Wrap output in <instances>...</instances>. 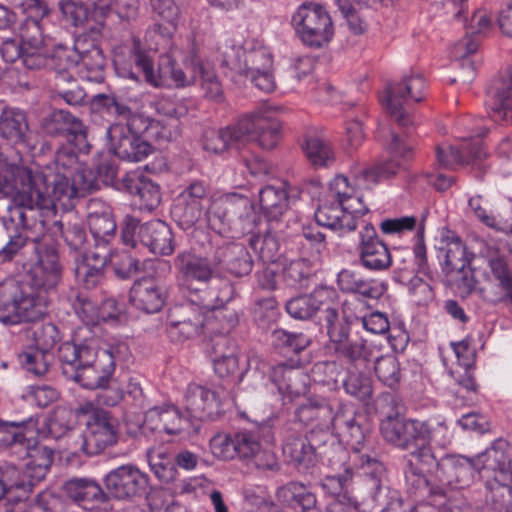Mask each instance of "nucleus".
<instances>
[{
	"mask_svg": "<svg viewBox=\"0 0 512 512\" xmlns=\"http://www.w3.org/2000/svg\"><path fill=\"white\" fill-rule=\"evenodd\" d=\"M302 148L308 161L315 168L328 167L334 161V152L330 144L319 137L307 138Z\"/></svg>",
	"mask_w": 512,
	"mask_h": 512,
	"instance_id": "52",
	"label": "nucleus"
},
{
	"mask_svg": "<svg viewBox=\"0 0 512 512\" xmlns=\"http://www.w3.org/2000/svg\"><path fill=\"white\" fill-rule=\"evenodd\" d=\"M63 490L67 496L85 509L107 500V495L101 486L91 478L74 477L64 482Z\"/></svg>",
	"mask_w": 512,
	"mask_h": 512,
	"instance_id": "37",
	"label": "nucleus"
},
{
	"mask_svg": "<svg viewBox=\"0 0 512 512\" xmlns=\"http://www.w3.org/2000/svg\"><path fill=\"white\" fill-rule=\"evenodd\" d=\"M207 221L217 236L239 238L253 234L260 217L249 197L239 193H226L212 202L207 211Z\"/></svg>",
	"mask_w": 512,
	"mask_h": 512,
	"instance_id": "5",
	"label": "nucleus"
},
{
	"mask_svg": "<svg viewBox=\"0 0 512 512\" xmlns=\"http://www.w3.org/2000/svg\"><path fill=\"white\" fill-rule=\"evenodd\" d=\"M422 420L410 419L398 412L389 413L380 422L383 439L392 446L409 450L421 441Z\"/></svg>",
	"mask_w": 512,
	"mask_h": 512,
	"instance_id": "21",
	"label": "nucleus"
},
{
	"mask_svg": "<svg viewBox=\"0 0 512 512\" xmlns=\"http://www.w3.org/2000/svg\"><path fill=\"white\" fill-rule=\"evenodd\" d=\"M486 502L496 512H512V481H484Z\"/></svg>",
	"mask_w": 512,
	"mask_h": 512,
	"instance_id": "49",
	"label": "nucleus"
},
{
	"mask_svg": "<svg viewBox=\"0 0 512 512\" xmlns=\"http://www.w3.org/2000/svg\"><path fill=\"white\" fill-rule=\"evenodd\" d=\"M209 194V185L203 180L189 182L180 192L172 208V214L182 226L192 227L202 215V202Z\"/></svg>",
	"mask_w": 512,
	"mask_h": 512,
	"instance_id": "24",
	"label": "nucleus"
},
{
	"mask_svg": "<svg viewBox=\"0 0 512 512\" xmlns=\"http://www.w3.org/2000/svg\"><path fill=\"white\" fill-rule=\"evenodd\" d=\"M361 199L354 196L348 179L339 175L329 184L326 200L315 212L318 225L332 230L353 231L357 223L354 214H365L367 209H360Z\"/></svg>",
	"mask_w": 512,
	"mask_h": 512,
	"instance_id": "6",
	"label": "nucleus"
},
{
	"mask_svg": "<svg viewBox=\"0 0 512 512\" xmlns=\"http://www.w3.org/2000/svg\"><path fill=\"white\" fill-rule=\"evenodd\" d=\"M310 343L309 338L303 333H291L284 329H276L271 334V344L276 349L299 352Z\"/></svg>",
	"mask_w": 512,
	"mask_h": 512,
	"instance_id": "62",
	"label": "nucleus"
},
{
	"mask_svg": "<svg viewBox=\"0 0 512 512\" xmlns=\"http://www.w3.org/2000/svg\"><path fill=\"white\" fill-rule=\"evenodd\" d=\"M144 426L151 431H163L169 435H177L189 426V422L182 417L177 407L165 404L146 411Z\"/></svg>",
	"mask_w": 512,
	"mask_h": 512,
	"instance_id": "32",
	"label": "nucleus"
},
{
	"mask_svg": "<svg viewBox=\"0 0 512 512\" xmlns=\"http://www.w3.org/2000/svg\"><path fill=\"white\" fill-rule=\"evenodd\" d=\"M35 239L37 261L26 273V283L31 290L52 300L62 280L63 266L57 249L51 243Z\"/></svg>",
	"mask_w": 512,
	"mask_h": 512,
	"instance_id": "8",
	"label": "nucleus"
},
{
	"mask_svg": "<svg viewBox=\"0 0 512 512\" xmlns=\"http://www.w3.org/2000/svg\"><path fill=\"white\" fill-rule=\"evenodd\" d=\"M42 129L48 136L66 139L82 153H88L90 150L87 126L67 110L57 109L50 113L43 119Z\"/></svg>",
	"mask_w": 512,
	"mask_h": 512,
	"instance_id": "17",
	"label": "nucleus"
},
{
	"mask_svg": "<svg viewBox=\"0 0 512 512\" xmlns=\"http://www.w3.org/2000/svg\"><path fill=\"white\" fill-rule=\"evenodd\" d=\"M123 124L115 123L110 125L107 136L111 148L116 156L129 162H140L152 152V145L146 138H139L125 133Z\"/></svg>",
	"mask_w": 512,
	"mask_h": 512,
	"instance_id": "27",
	"label": "nucleus"
},
{
	"mask_svg": "<svg viewBox=\"0 0 512 512\" xmlns=\"http://www.w3.org/2000/svg\"><path fill=\"white\" fill-rule=\"evenodd\" d=\"M374 371L384 385L394 388L400 381V365L394 355L375 357Z\"/></svg>",
	"mask_w": 512,
	"mask_h": 512,
	"instance_id": "57",
	"label": "nucleus"
},
{
	"mask_svg": "<svg viewBox=\"0 0 512 512\" xmlns=\"http://www.w3.org/2000/svg\"><path fill=\"white\" fill-rule=\"evenodd\" d=\"M114 350L113 347L98 349L97 341L91 351L84 352L81 365L69 380L86 389L105 388L115 371Z\"/></svg>",
	"mask_w": 512,
	"mask_h": 512,
	"instance_id": "15",
	"label": "nucleus"
},
{
	"mask_svg": "<svg viewBox=\"0 0 512 512\" xmlns=\"http://www.w3.org/2000/svg\"><path fill=\"white\" fill-rule=\"evenodd\" d=\"M72 308L78 318L85 324V328L89 330V326H96L101 321H107L108 318H112L115 314H105L106 308L115 307L116 301L113 299L105 300L102 306L94 301L87 294L82 292H76L72 297Z\"/></svg>",
	"mask_w": 512,
	"mask_h": 512,
	"instance_id": "40",
	"label": "nucleus"
},
{
	"mask_svg": "<svg viewBox=\"0 0 512 512\" xmlns=\"http://www.w3.org/2000/svg\"><path fill=\"white\" fill-rule=\"evenodd\" d=\"M224 64L242 75L272 69L273 59L269 49L258 39H251L243 47L229 48L223 52Z\"/></svg>",
	"mask_w": 512,
	"mask_h": 512,
	"instance_id": "16",
	"label": "nucleus"
},
{
	"mask_svg": "<svg viewBox=\"0 0 512 512\" xmlns=\"http://www.w3.org/2000/svg\"><path fill=\"white\" fill-rule=\"evenodd\" d=\"M139 242L156 255H170L175 247L170 227L162 220H152L141 225Z\"/></svg>",
	"mask_w": 512,
	"mask_h": 512,
	"instance_id": "33",
	"label": "nucleus"
},
{
	"mask_svg": "<svg viewBox=\"0 0 512 512\" xmlns=\"http://www.w3.org/2000/svg\"><path fill=\"white\" fill-rule=\"evenodd\" d=\"M283 454L297 467L307 469L316 464V456L313 454L305 435L294 433L287 436L283 444Z\"/></svg>",
	"mask_w": 512,
	"mask_h": 512,
	"instance_id": "44",
	"label": "nucleus"
},
{
	"mask_svg": "<svg viewBox=\"0 0 512 512\" xmlns=\"http://www.w3.org/2000/svg\"><path fill=\"white\" fill-rule=\"evenodd\" d=\"M206 321L207 334L227 335L238 324V314L228 306L214 307L206 311Z\"/></svg>",
	"mask_w": 512,
	"mask_h": 512,
	"instance_id": "48",
	"label": "nucleus"
},
{
	"mask_svg": "<svg viewBox=\"0 0 512 512\" xmlns=\"http://www.w3.org/2000/svg\"><path fill=\"white\" fill-rule=\"evenodd\" d=\"M487 153L479 139H472L461 144L460 148L443 144L436 147V160L440 167L452 169L455 165L477 166L486 158Z\"/></svg>",
	"mask_w": 512,
	"mask_h": 512,
	"instance_id": "28",
	"label": "nucleus"
},
{
	"mask_svg": "<svg viewBox=\"0 0 512 512\" xmlns=\"http://www.w3.org/2000/svg\"><path fill=\"white\" fill-rule=\"evenodd\" d=\"M403 166V163L390 159L373 164L370 167L363 168L357 175L359 184L368 188L383 179H388L394 176L397 171Z\"/></svg>",
	"mask_w": 512,
	"mask_h": 512,
	"instance_id": "51",
	"label": "nucleus"
},
{
	"mask_svg": "<svg viewBox=\"0 0 512 512\" xmlns=\"http://www.w3.org/2000/svg\"><path fill=\"white\" fill-rule=\"evenodd\" d=\"M53 450L40 444L36 439L29 438L23 446L22 454H17V458L26 460L25 466L28 473H32V481L40 483L47 475L53 462Z\"/></svg>",
	"mask_w": 512,
	"mask_h": 512,
	"instance_id": "34",
	"label": "nucleus"
},
{
	"mask_svg": "<svg viewBox=\"0 0 512 512\" xmlns=\"http://www.w3.org/2000/svg\"><path fill=\"white\" fill-rule=\"evenodd\" d=\"M87 221L96 240L108 242L116 232V222L111 208L99 199H90L87 204Z\"/></svg>",
	"mask_w": 512,
	"mask_h": 512,
	"instance_id": "39",
	"label": "nucleus"
},
{
	"mask_svg": "<svg viewBox=\"0 0 512 512\" xmlns=\"http://www.w3.org/2000/svg\"><path fill=\"white\" fill-rule=\"evenodd\" d=\"M352 323L342 316L327 332L331 343L334 344L335 352L355 368H365L368 363L374 359L372 347L366 340L359 339L351 341L349 339L352 329Z\"/></svg>",
	"mask_w": 512,
	"mask_h": 512,
	"instance_id": "18",
	"label": "nucleus"
},
{
	"mask_svg": "<svg viewBox=\"0 0 512 512\" xmlns=\"http://www.w3.org/2000/svg\"><path fill=\"white\" fill-rule=\"evenodd\" d=\"M122 182L127 192L139 198V208L141 210L152 211L160 204V187L146 176L129 173L123 178Z\"/></svg>",
	"mask_w": 512,
	"mask_h": 512,
	"instance_id": "38",
	"label": "nucleus"
},
{
	"mask_svg": "<svg viewBox=\"0 0 512 512\" xmlns=\"http://www.w3.org/2000/svg\"><path fill=\"white\" fill-rule=\"evenodd\" d=\"M295 418L315 428H332L355 454L360 451L370 433L367 417L352 404L324 397L309 398L295 410Z\"/></svg>",
	"mask_w": 512,
	"mask_h": 512,
	"instance_id": "3",
	"label": "nucleus"
},
{
	"mask_svg": "<svg viewBox=\"0 0 512 512\" xmlns=\"http://www.w3.org/2000/svg\"><path fill=\"white\" fill-rule=\"evenodd\" d=\"M249 243L255 251L259 252L263 261H275L279 250V242L270 230H267L264 235H256L254 232L249 239Z\"/></svg>",
	"mask_w": 512,
	"mask_h": 512,
	"instance_id": "64",
	"label": "nucleus"
},
{
	"mask_svg": "<svg viewBox=\"0 0 512 512\" xmlns=\"http://www.w3.org/2000/svg\"><path fill=\"white\" fill-rule=\"evenodd\" d=\"M108 493L120 500L133 499L146 493L148 477L134 465H121L104 479Z\"/></svg>",
	"mask_w": 512,
	"mask_h": 512,
	"instance_id": "22",
	"label": "nucleus"
},
{
	"mask_svg": "<svg viewBox=\"0 0 512 512\" xmlns=\"http://www.w3.org/2000/svg\"><path fill=\"white\" fill-rule=\"evenodd\" d=\"M27 115L18 108H4L0 114V136L14 144L30 146Z\"/></svg>",
	"mask_w": 512,
	"mask_h": 512,
	"instance_id": "36",
	"label": "nucleus"
},
{
	"mask_svg": "<svg viewBox=\"0 0 512 512\" xmlns=\"http://www.w3.org/2000/svg\"><path fill=\"white\" fill-rule=\"evenodd\" d=\"M30 475L32 473H28L25 465L23 469H19L13 464H4L0 467V482L5 488L6 494L17 491L19 492L16 496L18 500L26 498L33 488L39 484L36 481H32Z\"/></svg>",
	"mask_w": 512,
	"mask_h": 512,
	"instance_id": "42",
	"label": "nucleus"
},
{
	"mask_svg": "<svg viewBox=\"0 0 512 512\" xmlns=\"http://www.w3.org/2000/svg\"><path fill=\"white\" fill-rule=\"evenodd\" d=\"M291 25L300 41L310 48L328 44L334 27L329 13L319 4L305 2L294 12Z\"/></svg>",
	"mask_w": 512,
	"mask_h": 512,
	"instance_id": "7",
	"label": "nucleus"
},
{
	"mask_svg": "<svg viewBox=\"0 0 512 512\" xmlns=\"http://www.w3.org/2000/svg\"><path fill=\"white\" fill-rule=\"evenodd\" d=\"M440 251L443 253L444 270L446 273L459 272L469 267L471 259L467 255L466 246L459 238L447 243Z\"/></svg>",
	"mask_w": 512,
	"mask_h": 512,
	"instance_id": "53",
	"label": "nucleus"
},
{
	"mask_svg": "<svg viewBox=\"0 0 512 512\" xmlns=\"http://www.w3.org/2000/svg\"><path fill=\"white\" fill-rule=\"evenodd\" d=\"M47 231L53 235H60L72 251H81L85 247L87 233L79 221L59 220L54 221L51 226L47 223Z\"/></svg>",
	"mask_w": 512,
	"mask_h": 512,
	"instance_id": "45",
	"label": "nucleus"
},
{
	"mask_svg": "<svg viewBox=\"0 0 512 512\" xmlns=\"http://www.w3.org/2000/svg\"><path fill=\"white\" fill-rule=\"evenodd\" d=\"M53 360V354L38 348L29 349L19 354L21 366L35 376L45 375Z\"/></svg>",
	"mask_w": 512,
	"mask_h": 512,
	"instance_id": "56",
	"label": "nucleus"
},
{
	"mask_svg": "<svg viewBox=\"0 0 512 512\" xmlns=\"http://www.w3.org/2000/svg\"><path fill=\"white\" fill-rule=\"evenodd\" d=\"M44 17L35 18L33 15H27L25 20L20 24L19 33L21 43L24 47L36 49L44 44L43 29L41 21Z\"/></svg>",
	"mask_w": 512,
	"mask_h": 512,
	"instance_id": "60",
	"label": "nucleus"
},
{
	"mask_svg": "<svg viewBox=\"0 0 512 512\" xmlns=\"http://www.w3.org/2000/svg\"><path fill=\"white\" fill-rule=\"evenodd\" d=\"M3 197L10 198V203L6 208V214L2 216L1 223L7 230H13L9 236L8 242L0 250V263L12 261L28 244L33 245V252L35 253V239H39L41 243H49L47 241V219H43V230L37 228H26L24 225H19L16 222H8L6 219L9 217V209L14 206V195H2Z\"/></svg>",
	"mask_w": 512,
	"mask_h": 512,
	"instance_id": "19",
	"label": "nucleus"
},
{
	"mask_svg": "<svg viewBox=\"0 0 512 512\" xmlns=\"http://www.w3.org/2000/svg\"><path fill=\"white\" fill-rule=\"evenodd\" d=\"M316 264L310 262L306 257L292 260L283 269V279L287 286L292 288H304L312 275V267Z\"/></svg>",
	"mask_w": 512,
	"mask_h": 512,
	"instance_id": "54",
	"label": "nucleus"
},
{
	"mask_svg": "<svg viewBox=\"0 0 512 512\" xmlns=\"http://www.w3.org/2000/svg\"><path fill=\"white\" fill-rule=\"evenodd\" d=\"M261 210L268 221H278L288 209V193L283 185H267L259 191Z\"/></svg>",
	"mask_w": 512,
	"mask_h": 512,
	"instance_id": "43",
	"label": "nucleus"
},
{
	"mask_svg": "<svg viewBox=\"0 0 512 512\" xmlns=\"http://www.w3.org/2000/svg\"><path fill=\"white\" fill-rule=\"evenodd\" d=\"M58 6L64 19L73 26L95 25V19L81 0H58Z\"/></svg>",
	"mask_w": 512,
	"mask_h": 512,
	"instance_id": "55",
	"label": "nucleus"
},
{
	"mask_svg": "<svg viewBox=\"0 0 512 512\" xmlns=\"http://www.w3.org/2000/svg\"><path fill=\"white\" fill-rule=\"evenodd\" d=\"M24 422L0 420V448H9L15 456L22 454L23 446L29 439L24 433Z\"/></svg>",
	"mask_w": 512,
	"mask_h": 512,
	"instance_id": "50",
	"label": "nucleus"
},
{
	"mask_svg": "<svg viewBox=\"0 0 512 512\" xmlns=\"http://www.w3.org/2000/svg\"><path fill=\"white\" fill-rule=\"evenodd\" d=\"M206 310L194 301L174 305L167 316V334L172 342L184 343L207 334Z\"/></svg>",
	"mask_w": 512,
	"mask_h": 512,
	"instance_id": "13",
	"label": "nucleus"
},
{
	"mask_svg": "<svg viewBox=\"0 0 512 512\" xmlns=\"http://www.w3.org/2000/svg\"><path fill=\"white\" fill-rule=\"evenodd\" d=\"M91 107L95 111L107 112L111 116L126 120L133 112L121 99L114 95L97 94L91 100Z\"/></svg>",
	"mask_w": 512,
	"mask_h": 512,
	"instance_id": "59",
	"label": "nucleus"
},
{
	"mask_svg": "<svg viewBox=\"0 0 512 512\" xmlns=\"http://www.w3.org/2000/svg\"><path fill=\"white\" fill-rule=\"evenodd\" d=\"M129 53L131 61L142 71L145 81L154 87L175 86L181 88L200 79L207 97L217 100L222 95L221 84L216 75L204 66L193 46H190L187 53L182 57L185 71L177 66L172 54L160 56L155 70L153 64L154 53L146 50L138 38L132 39Z\"/></svg>",
	"mask_w": 512,
	"mask_h": 512,
	"instance_id": "2",
	"label": "nucleus"
},
{
	"mask_svg": "<svg viewBox=\"0 0 512 512\" xmlns=\"http://www.w3.org/2000/svg\"><path fill=\"white\" fill-rule=\"evenodd\" d=\"M421 441L430 444L433 442L440 447L446 448L452 442V432L445 422L422 421Z\"/></svg>",
	"mask_w": 512,
	"mask_h": 512,
	"instance_id": "63",
	"label": "nucleus"
},
{
	"mask_svg": "<svg viewBox=\"0 0 512 512\" xmlns=\"http://www.w3.org/2000/svg\"><path fill=\"white\" fill-rule=\"evenodd\" d=\"M302 236L305 240L302 249L309 254L306 259L316 265L321 263L322 253L326 250L325 235L318 227L308 226L303 228Z\"/></svg>",
	"mask_w": 512,
	"mask_h": 512,
	"instance_id": "58",
	"label": "nucleus"
},
{
	"mask_svg": "<svg viewBox=\"0 0 512 512\" xmlns=\"http://www.w3.org/2000/svg\"><path fill=\"white\" fill-rule=\"evenodd\" d=\"M174 267L179 279L186 284L193 282L207 284L217 275L213 250L206 251V255L184 250L174 258Z\"/></svg>",
	"mask_w": 512,
	"mask_h": 512,
	"instance_id": "23",
	"label": "nucleus"
},
{
	"mask_svg": "<svg viewBox=\"0 0 512 512\" xmlns=\"http://www.w3.org/2000/svg\"><path fill=\"white\" fill-rule=\"evenodd\" d=\"M407 454L405 459V484L407 492L416 500L425 501L427 494L441 493L440 488H429L430 479L427 478L425 472H430L433 468L437 469L439 460L431 445L425 441H420L417 446Z\"/></svg>",
	"mask_w": 512,
	"mask_h": 512,
	"instance_id": "9",
	"label": "nucleus"
},
{
	"mask_svg": "<svg viewBox=\"0 0 512 512\" xmlns=\"http://www.w3.org/2000/svg\"><path fill=\"white\" fill-rule=\"evenodd\" d=\"M341 439L331 442L323 451L320 452L318 460L326 461L331 466H343L344 474L328 476L323 483V487H331L335 490H342L347 482L352 478V469L345 466L348 453L341 445Z\"/></svg>",
	"mask_w": 512,
	"mask_h": 512,
	"instance_id": "41",
	"label": "nucleus"
},
{
	"mask_svg": "<svg viewBox=\"0 0 512 512\" xmlns=\"http://www.w3.org/2000/svg\"><path fill=\"white\" fill-rule=\"evenodd\" d=\"M425 89V79L421 75L406 76L402 82L387 87L381 102L398 125L410 131L413 120L404 105H407L409 100L415 103L422 101Z\"/></svg>",
	"mask_w": 512,
	"mask_h": 512,
	"instance_id": "12",
	"label": "nucleus"
},
{
	"mask_svg": "<svg viewBox=\"0 0 512 512\" xmlns=\"http://www.w3.org/2000/svg\"><path fill=\"white\" fill-rule=\"evenodd\" d=\"M488 106L494 121H512V68L494 79L487 89Z\"/></svg>",
	"mask_w": 512,
	"mask_h": 512,
	"instance_id": "30",
	"label": "nucleus"
},
{
	"mask_svg": "<svg viewBox=\"0 0 512 512\" xmlns=\"http://www.w3.org/2000/svg\"><path fill=\"white\" fill-rule=\"evenodd\" d=\"M345 392L358 400L364 401L372 395V382L370 377L361 371H349L343 380Z\"/></svg>",
	"mask_w": 512,
	"mask_h": 512,
	"instance_id": "61",
	"label": "nucleus"
},
{
	"mask_svg": "<svg viewBox=\"0 0 512 512\" xmlns=\"http://www.w3.org/2000/svg\"><path fill=\"white\" fill-rule=\"evenodd\" d=\"M91 331L87 328H78L72 342H64L58 349V358L61 362L62 373L69 380L82 363L84 352L88 353L94 348L98 341L93 336H89Z\"/></svg>",
	"mask_w": 512,
	"mask_h": 512,
	"instance_id": "29",
	"label": "nucleus"
},
{
	"mask_svg": "<svg viewBox=\"0 0 512 512\" xmlns=\"http://www.w3.org/2000/svg\"><path fill=\"white\" fill-rule=\"evenodd\" d=\"M72 173L52 167L23 165L0 153V195H14L8 222L43 230V219L55 215L56 202L65 209L78 198Z\"/></svg>",
	"mask_w": 512,
	"mask_h": 512,
	"instance_id": "1",
	"label": "nucleus"
},
{
	"mask_svg": "<svg viewBox=\"0 0 512 512\" xmlns=\"http://www.w3.org/2000/svg\"><path fill=\"white\" fill-rule=\"evenodd\" d=\"M117 439L118 420L110 412L96 409L84 440L87 453L97 454L115 444Z\"/></svg>",
	"mask_w": 512,
	"mask_h": 512,
	"instance_id": "26",
	"label": "nucleus"
},
{
	"mask_svg": "<svg viewBox=\"0 0 512 512\" xmlns=\"http://www.w3.org/2000/svg\"><path fill=\"white\" fill-rule=\"evenodd\" d=\"M201 246L206 250H213L214 263L216 264L217 275L226 272L234 277L249 275L253 269L254 261L247 247L234 241H223L217 235H206Z\"/></svg>",
	"mask_w": 512,
	"mask_h": 512,
	"instance_id": "11",
	"label": "nucleus"
},
{
	"mask_svg": "<svg viewBox=\"0 0 512 512\" xmlns=\"http://www.w3.org/2000/svg\"><path fill=\"white\" fill-rule=\"evenodd\" d=\"M185 405L191 417L203 421L211 419L217 413L219 401L214 391L198 384H190L185 393Z\"/></svg>",
	"mask_w": 512,
	"mask_h": 512,
	"instance_id": "35",
	"label": "nucleus"
},
{
	"mask_svg": "<svg viewBox=\"0 0 512 512\" xmlns=\"http://www.w3.org/2000/svg\"><path fill=\"white\" fill-rule=\"evenodd\" d=\"M484 481H512V458L509 445L502 440L492 443L483 453L473 459Z\"/></svg>",
	"mask_w": 512,
	"mask_h": 512,
	"instance_id": "20",
	"label": "nucleus"
},
{
	"mask_svg": "<svg viewBox=\"0 0 512 512\" xmlns=\"http://www.w3.org/2000/svg\"><path fill=\"white\" fill-rule=\"evenodd\" d=\"M280 122L268 111H256L221 129L208 128L202 134V147L210 154L239 149L248 142L262 149H273L280 138Z\"/></svg>",
	"mask_w": 512,
	"mask_h": 512,
	"instance_id": "4",
	"label": "nucleus"
},
{
	"mask_svg": "<svg viewBox=\"0 0 512 512\" xmlns=\"http://www.w3.org/2000/svg\"><path fill=\"white\" fill-rule=\"evenodd\" d=\"M475 466L473 459L463 456H446L439 460L437 469H435V481H429V488H440L441 493L427 494L426 500L436 501L445 499L447 489H461L468 486L474 476Z\"/></svg>",
	"mask_w": 512,
	"mask_h": 512,
	"instance_id": "14",
	"label": "nucleus"
},
{
	"mask_svg": "<svg viewBox=\"0 0 512 512\" xmlns=\"http://www.w3.org/2000/svg\"><path fill=\"white\" fill-rule=\"evenodd\" d=\"M487 264L489 267L488 278L497 282L506 299L512 294V266L507 257L499 253L498 250L489 254Z\"/></svg>",
	"mask_w": 512,
	"mask_h": 512,
	"instance_id": "46",
	"label": "nucleus"
},
{
	"mask_svg": "<svg viewBox=\"0 0 512 512\" xmlns=\"http://www.w3.org/2000/svg\"><path fill=\"white\" fill-rule=\"evenodd\" d=\"M358 256L360 264L370 271H385L392 265V256L388 246L379 239L371 224H366L360 231Z\"/></svg>",
	"mask_w": 512,
	"mask_h": 512,
	"instance_id": "25",
	"label": "nucleus"
},
{
	"mask_svg": "<svg viewBox=\"0 0 512 512\" xmlns=\"http://www.w3.org/2000/svg\"><path fill=\"white\" fill-rule=\"evenodd\" d=\"M166 291L153 278H141L130 289V302L137 309L152 314L159 312L166 301Z\"/></svg>",
	"mask_w": 512,
	"mask_h": 512,
	"instance_id": "31",
	"label": "nucleus"
},
{
	"mask_svg": "<svg viewBox=\"0 0 512 512\" xmlns=\"http://www.w3.org/2000/svg\"><path fill=\"white\" fill-rule=\"evenodd\" d=\"M17 303L21 323L33 322L41 319L46 314L51 299H48L47 296H41L33 290L30 293L20 291L17 293Z\"/></svg>",
	"mask_w": 512,
	"mask_h": 512,
	"instance_id": "47",
	"label": "nucleus"
},
{
	"mask_svg": "<svg viewBox=\"0 0 512 512\" xmlns=\"http://www.w3.org/2000/svg\"><path fill=\"white\" fill-rule=\"evenodd\" d=\"M335 292L327 288H319L309 295H302L289 300L286 304L287 312L296 319H310L315 317L318 323L328 331L342 316L339 314L337 303L333 297Z\"/></svg>",
	"mask_w": 512,
	"mask_h": 512,
	"instance_id": "10",
	"label": "nucleus"
}]
</instances>
